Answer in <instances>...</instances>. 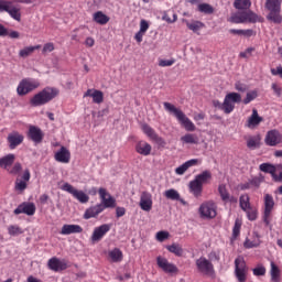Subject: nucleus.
Instances as JSON below:
<instances>
[{
    "mask_svg": "<svg viewBox=\"0 0 282 282\" xmlns=\"http://www.w3.org/2000/svg\"><path fill=\"white\" fill-rule=\"evenodd\" d=\"M208 257H209V261H219V253H217V251H212L209 254H208Z\"/></svg>",
    "mask_w": 282,
    "mask_h": 282,
    "instance_id": "obj_62",
    "label": "nucleus"
},
{
    "mask_svg": "<svg viewBox=\"0 0 282 282\" xmlns=\"http://www.w3.org/2000/svg\"><path fill=\"white\" fill-rule=\"evenodd\" d=\"M231 23H257L261 21V18L252 11H241L237 12L230 18Z\"/></svg>",
    "mask_w": 282,
    "mask_h": 282,
    "instance_id": "obj_6",
    "label": "nucleus"
},
{
    "mask_svg": "<svg viewBox=\"0 0 282 282\" xmlns=\"http://www.w3.org/2000/svg\"><path fill=\"white\" fill-rule=\"evenodd\" d=\"M166 250H169V252H172V254H175V257H182V254H184V249L177 243L167 246Z\"/></svg>",
    "mask_w": 282,
    "mask_h": 282,
    "instance_id": "obj_42",
    "label": "nucleus"
},
{
    "mask_svg": "<svg viewBox=\"0 0 282 282\" xmlns=\"http://www.w3.org/2000/svg\"><path fill=\"white\" fill-rule=\"evenodd\" d=\"M116 215L118 218L124 217V215H127V209H124V207H117Z\"/></svg>",
    "mask_w": 282,
    "mask_h": 282,
    "instance_id": "obj_61",
    "label": "nucleus"
},
{
    "mask_svg": "<svg viewBox=\"0 0 282 282\" xmlns=\"http://www.w3.org/2000/svg\"><path fill=\"white\" fill-rule=\"evenodd\" d=\"M185 23L188 30H191L194 33L199 32V30L204 28V22H200V21H193V22L186 21Z\"/></svg>",
    "mask_w": 282,
    "mask_h": 282,
    "instance_id": "obj_44",
    "label": "nucleus"
},
{
    "mask_svg": "<svg viewBox=\"0 0 282 282\" xmlns=\"http://www.w3.org/2000/svg\"><path fill=\"white\" fill-rule=\"evenodd\" d=\"M271 89H273V91H274L275 96H278V98H281L282 88L279 85L272 84Z\"/></svg>",
    "mask_w": 282,
    "mask_h": 282,
    "instance_id": "obj_59",
    "label": "nucleus"
},
{
    "mask_svg": "<svg viewBox=\"0 0 282 282\" xmlns=\"http://www.w3.org/2000/svg\"><path fill=\"white\" fill-rule=\"evenodd\" d=\"M164 196L166 199H172L174 202L180 200V193L173 188L165 191Z\"/></svg>",
    "mask_w": 282,
    "mask_h": 282,
    "instance_id": "obj_49",
    "label": "nucleus"
},
{
    "mask_svg": "<svg viewBox=\"0 0 282 282\" xmlns=\"http://www.w3.org/2000/svg\"><path fill=\"white\" fill-rule=\"evenodd\" d=\"M235 90L243 94L245 91H248V86L241 82H236Z\"/></svg>",
    "mask_w": 282,
    "mask_h": 282,
    "instance_id": "obj_54",
    "label": "nucleus"
},
{
    "mask_svg": "<svg viewBox=\"0 0 282 282\" xmlns=\"http://www.w3.org/2000/svg\"><path fill=\"white\" fill-rule=\"evenodd\" d=\"M148 30H149V22H147V20H141L139 32H143V34H147Z\"/></svg>",
    "mask_w": 282,
    "mask_h": 282,
    "instance_id": "obj_58",
    "label": "nucleus"
},
{
    "mask_svg": "<svg viewBox=\"0 0 282 282\" xmlns=\"http://www.w3.org/2000/svg\"><path fill=\"white\" fill-rule=\"evenodd\" d=\"M218 193L224 204H237V202H239L236 196L230 195V192H228L226 184H220L218 186Z\"/></svg>",
    "mask_w": 282,
    "mask_h": 282,
    "instance_id": "obj_19",
    "label": "nucleus"
},
{
    "mask_svg": "<svg viewBox=\"0 0 282 282\" xmlns=\"http://www.w3.org/2000/svg\"><path fill=\"white\" fill-rule=\"evenodd\" d=\"M252 272L253 276H265L268 270L265 269V265L257 264V267L252 269Z\"/></svg>",
    "mask_w": 282,
    "mask_h": 282,
    "instance_id": "obj_48",
    "label": "nucleus"
},
{
    "mask_svg": "<svg viewBox=\"0 0 282 282\" xmlns=\"http://www.w3.org/2000/svg\"><path fill=\"white\" fill-rule=\"evenodd\" d=\"M30 177H32V175L30 174V171L26 169L23 172L22 175V180L17 178L15 181V191H20V193H23V191H25V188H28V181L30 180Z\"/></svg>",
    "mask_w": 282,
    "mask_h": 282,
    "instance_id": "obj_28",
    "label": "nucleus"
},
{
    "mask_svg": "<svg viewBox=\"0 0 282 282\" xmlns=\"http://www.w3.org/2000/svg\"><path fill=\"white\" fill-rule=\"evenodd\" d=\"M0 12H8L11 19L21 22V9L14 6V1L0 0Z\"/></svg>",
    "mask_w": 282,
    "mask_h": 282,
    "instance_id": "obj_8",
    "label": "nucleus"
},
{
    "mask_svg": "<svg viewBox=\"0 0 282 282\" xmlns=\"http://www.w3.org/2000/svg\"><path fill=\"white\" fill-rule=\"evenodd\" d=\"M83 232L80 225H63L61 235H78Z\"/></svg>",
    "mask_w": 282,
    "mask_h": 282,
    "instance_id": "obj_32",
    "label": "nucleus"
},
{
    "mask_svg": "<svg viewBox=\"0 0 282 282\" xmlns=\"http://www.w3.org/2000/svg\"><path fill=\"white\" fill-rule=\"evenodd\" d=\"M28 137L32 142H35V144H41L43 142V138H45V134L43 133V130L36 126H30Z\"/></svg>",
    "mask_w": 282,
    "mask_h": 282,
    "instance_id": "obj_21",
    "label": "nucleus"
},
{
    "mask_svg": "<svg viewBox=\"0 0 282 282\" xmlns=\"http://www.w3.org/2000/svg\"><path fill=\"white\" fill-rule=\"evenodd\" d=\"M202 164V159H191L183 163L181 166L175 169L176 175H184L192 166H199Z\"/></svg>",
    "mask_w": 282,
    "mask_h": 282,
    "instance_id": "obj_24",
    "label": "nucleus"
},
{
    "mask_svg": "<svg viewBox=\"0 0 282 282\" xmlns=\"http://www.w3.org/2000/svg\"><path fill=\"white\" fill-rule=\"evenodd\" d=\"M264 8L269 11L268 21L275 23V25L282 23L281 0H265Z\"/></svg>",
    "mask_w": 282,
    "mask_h": 282,
    "instance_id": "obj_3",
    "label": "nucleus"
},
{
    "mask_svg": "<svg viewBox=\"0 0 282 282\" xmlns=\"http://www.w3.org/2000/svg\"><path fill=\"white\" fill-rule=\"evenodd\" d=\"M259 169L262 173H270L271 177L276 173V167L270 163H262Z\"/></svg>",
    "mask_w": 282,
    "mask_h": 282,
    "instance_id": "obj_46",
    "label": "nucleus"
},
{
    "mask_svg": "<svg viewBox=\"0 0 282 282\" xmlns=\"http://www.w3.org/2000/svg\"><path fill=\"white\" fill-rule=\"evenodd\" d=\"M54 159L61 164H69L72 160V152H69L67 148L61 147V149L55 153Z\"/></svg>",
    "mask_w": 282,
    "mask_h": 282,
    "instance_id": "obj_22",
    "label": "nucleus"
},
{
    "mask_svg": "<svg viewBox=\"0 0 282 282\" xmlns=\"http://www.w3.org/2000/svg\"><path fill=\"white\" fill-rule=\"evenodd\" d=\"M194 180H196L203 186L204 184H210V180H213V173L208 170H205L202 173L197 174Z\"/></svg>",
    "mask_w": 282,
    "mask_h": 282,
    "instance_id": "obj_35",
    "label": "nucleus"
},
{
    "mask_svg": "<svg viewBox=\"0 0 282 282\" xmlns=\"http://www.w3.org/2000/svg\"><path fill=\"white\" fill-rule=\"evenodd\" d=\"M8 142H9V148L11 150L17 149V147H19L20 144H23V140L24 137L23 134L19 133V132H11L8 138H7Z\"/></svg>",
    "mask_w": 282,
    "mask_h": 282,
    "instance_id": "obj_27",
    "label": "nucleus"
},
{
    "mask_svg": "<svg viewBox=\"0 0 282 282\" xmlns=\"http://www.w3.org/2000/svg\"><path fill=\"white\" fill-rule=\"evenodd\" d=\"M58 88L55 87H45L41 91L36 93L31 99V107H43L47 102H52L56 96H58Z\"/></svg>",
    "mask_w": 282,
    "mask_h": 282,
    "instance_id": "obj_2",
    "label": "nucleus"
},
{
    "mask_svg": "<svg viewBox=\"0 0 282 282\" xmlns=\"http://www.w3.org/2000/svg\"><path fill=\"white\" fill-rule=\"evenodd\" d=\"M181 142H183V144H199V138L197 134L186 133L181 137Z\"/></svg>",
    "mask_w": 282,
    "mask_h": 282,
    "instance_id": "obj_38",
    "label": "nucleus"
},
{
    "mask_svg": "<svg viewBox=\"0 0 282 282\" xmlns=\"http://www.w3.org/2000/svg\"><path fill=\"white\" fill-rule=\"evenodd\" d=\"M270 276L271 282H281V269L274 262H271Z\"/></svg>",
    "mask_w": 282,
    "mask_h": 282,
    "instance_id": "obj_37",
    "label": "nucleus"
},
{
    "mask_svg": "<svg viewBox=\"0 0 282 282\" xmlns=\"http://www.w3.org/2000/svg\"><path fill=\"white\" fill-rule=\"evenodd\" d=\"M241 102V95L239 93H229L225 96L223 102V111L226 115L235 111V105Z\"/></svg>",
    "mask_w": 282,
    "mask_h": 282,
    "instance_id": "obj_9",
    "label": "nucleus"
},
{
    "mask_svg": "<svg viewBox=\"0 0 282 282\" xmlns=\"http://www.w3.org/2000/svg\"><path fill=\"white\" fill-rule=\"evenodd\" d=\"M139 206L141 210L150 213V210L153 208V196L151 195V193L142 192Z\"/></svg>",
    "mask_w": 282,
    "mask_h": 282,
    "instance_id": "obj_20",
    "label": "nucleus"
},
{
    "mask_svg": "<svg viewBox=\"0 0 282 282\" xmlns=\"http://www.w3.org/2000/svg\"><path fill=\"white\" fill-rule=\"evenodd\" d=\"M235 275L238 282L248 281V264L241 256L235 259Z\"/></svg>",
    "mask_w": 282,
    "mask_h": 282,
    "instance_id": "obj_7",
    "label": "nucleus"
},
{
    "mask_svg": "<svg viewBox=\"0 0 282 282\" xmlns=\"http://www.w3.org/2000/svg\"><path fill=\"white\" fill-rule=\"evenodd\" d=\"M14 215H28L32 217L36 213V205L34 203L24 202L14 209Z\"/></svg>",
    "mask_w": 282,
    "mask_h": 282,
    "instance_id": "obj_17",
    "label": "nucleus"
},
{
    "mask_svg": "<svg viewBox=\"0 0 282 282\" xmlns=\"http://www.w3.org/2000/svg\"><path fill=\"white\" fill-rule=\"evenodd\" d=\"M202 219H215L217 217V205L213 200L204 202L198 209Z\"/></svg>",
    "mask_w": 282,
    "mask_h": 282,
    "instance_id": "obj_10",
    "label": "nucleus"
},
{
    "mask_svg": "<svg viewBox=\"0 0 282 282\" xmlns=\"http://www.w3.org/2000/svg\"><path fill=\"white\" fill-rule=\"evenodd\" d=\"M175 65V59H161L159 61V67H171Z\"/></svg>",
    "mask_w": 282,
    "mask_h": 282,
    "instance_id": "obj_53",
    "label": "nucleus"
},
{
    "mask_svg": "<svg viewBox=\"0 0 282 282\" xmlns=\"http://www.w3.org/2000/svg\"><path fill=\"white\" fill-rule=\"evenodd\" d=\"M264 142L268 147H276V144H281V133L276 130H270L265 135Z\"/></svg>",
    "mask_w": 282,
    "mask_h": 282,
    "instance_id": "obj_25",
    "label": "nucleus"
},
{
    "mask_svg": "<svg viewBox=\"0 0 282 282\" xmlns=\"http://www.w3.org/2000/svg\"><path fill=\"white\" fill-rule=\"evenodd\" d=\"M47 268L53 272H63L64 270H67L68 265H67V261L61 260L57 257H53L48 259Z\"/></svg>",
    "mask_w": 282,
    "mask_h": 282,
    "instance_id": "obj_18",
    "label": "nucleus"
},
{
    "mask_svg": "<svg viewBox=\"0 0 282 282\" xmlns=\"http://www.w3.org/2000/svg\"><path fill=\"white\" fill-rule=\"evenodd\" d=\"M247 148L250 149V151L261 149V134H256L247 138Z\"/></svg>",
    "mask_w": 282,
    "mask_h": 282,
    "instance_id": "obj_30",
    "label": "nucleus"
},
{
    "mask_svg": "<svg viewBox=\"0 0 282 282\" xmlns=\"http://www.w3.org/2000/svg\"><path fill=\"white\" fill-rule=\"evenodd\" d=\"M36 50H41V45L35 46H26L19 52L20 58H28V56H31V54H34Z\"/></svg>",
    "mask_w": 282,
    "mask_h": 282,
    "instance_id": "obj_39",
    "label": "nucleus"
},
{
    "mask_svg": "<svg viewBox=\"0 0 282 282\" xmlns=\"http://www.w3.org/2000/svg\"><path fill=\"white\" fill-rule=\"evenodd\" d=\"M134 149L137 153H139V155H144V156L151 155V151L153 150V148L147 141L137 142Z\"/></svg>",
    "mask_w": 282,
    "mask_h": 282,
    "instance_id": "obj_29",
    "label": "nucleus"
},
{
    "mask_svg": "<svg viewBox=\"0 0 282 282\" xmlns=\"http://www.w3.org/2000/svg\"><path fill=\"white\" fill-rule=\"evenodd\" d=\"M241 36H246L247 39H250V36H254V30L252 29L242 30Z\"/></svg>",
    "mask_w": 282,
    "mask_h": 282,
    "instance_id": "obj_60",
    "label": "nucleus"
},
{
    "mask_svg": "<svg viewBox=\"0 0 282 282\" xmlns=\"http://www.w3.org/2000/svg\"><path fill=\"white\" fill-rule=\"evenodd\" d=\"M258 96H259V93L257 90H251L247 93V96L243 99V105H250V102H252V100H256Z\"/></svg>",
    "mask_w": 282,
    "mask_h": 282,
    "instance_id": "obj_50",
    "label": "nucleus"
},
{
    "mask_svg": "<svg viewBox=\"0 0 282 282\" xmlns=\"http://www.w3.org/2000/svg\"><path fill=\"white\" fill-rule=\"evenodd\" d=\"M84 98H93V102H95V105H101V102H105V94L102 90L98 89H88L84 94Z\"/></svg>",
    "mask_w": 282,
    "mask_h": 282,
    "instance_id": "obj_23",
    "label": "nucleus"
},
{
    "mask_svg": "<svg viewBox=\"0 0 282 282\" xmlns=\"http://www.w3.org/2000/svg\"><path fill=\"white\" fill-rule=\"evenodd\" d=\"M141 129H142L143 133L148 138H150V140H153V142H156V144H160V147H164V144H166L164 139L162 137L158 135V132H155V130L153 128H151V126H149L148 123H143L141 126Z\"/></svg>",
    "mask_w": 282,
    "mask_h": 282,
    "instance_id": "obj_15",
    "label": "nucleus"
},
{
    "mask_svg": "<svg viewBox=\"0 0 282 282\" xmlns=\"http://www.w3.org/2000/svg\"><path fill=\"white\" fill-rule=\"evenodd\" d=\"M100 213H102V204H97L86 209L84 214V219H93L94 217H98Z\"/></svg>",
    "mask_w": 282,
    "mask_h": 282,
    "instance_id": "obj_33",
    "label": "nucleus"
},
{
    "mask_svg": "<svg viewBox=\"0 0 282 282\" xmlns=\"http://www.w3.org/2000/svg\"><path fill=\"white\" fill-rule=\"evenodd\" d=\"M252 6V2L250 0H235L234 7L236 10H248Z\"/></svg>",
    "mask_w": 282,
    "mask_h": 282,
    "instance_id": "obj_45",
    "label": "nucleus"
},
{
    "mask_svg": "<svg viewBox=\"0 0 282 282\" xmlns=\"http://www.w3.org/2000/svg\"><path fill=\"white\" fill-rule=\"evenodd\" d=\"M240 232H241V225L239 221H236L232 228V237L235 238L239 237Z\"/></svg>",
    "mask_w": 282,
    "mask_h": 282,
    "instance_id": "obj_55",
    "label": "nucleus"
},
{
    "mask_svg": "<svg viewBox=\"0 0 282 282\" xmlns=\"http://www.w3.org/2000/svg\"><path fill=\"white\" fill-rule=\"evenodd\" d=\"M17 160V155L10 153L2 158H0V169H4V171H8L12 164H14V161Z\"/></svg>",
    "mask_w": 282,
    "mask_h": 282,
    "instance_id": "obj_34",
    "label": "nucleus"
},
{
    "mask_svg": "<svg viewBox=\"0 0 282 282\" xmlns=\"http://www.w3.org/2000/svg\"><path fill=\"white\" fill-rule=\"evenodd\" d=\"M93 21L99 25H107V23L110 21V18L107 14H104L102 11H97L93 14Z\"/></svg>",
    "mask_w": 282,
    "mask_h": 282,
    "instance_id": "obj_36",
    "label": "nucleus"
},
{
    "mask_svg": "<svg viewBox=\"0 0 282 282\" xmlns=\"http://www.w3.org/2000/svg\"><path fill=\"white\" fill-rule=\"evenodd\" d=\"M47 52H54V43L48 42V43L44 44L42 53L47 54Z\"/></svg>",
    "mask_w": 282,
    "mask_h": 282,
    "instance_id": "obj_57",
    "label": "nucleus"
},
{
    "mask_svg": "<svg viewBox=\"0 0 282 282\" xmlns=\"http://www.w3.org/2000/svg\"><path fill=\"white\" fill-rule=\"evenodd\" d=\"M189 193L195 197H202V193L204 192V186L194 178L188 184Z\"/></svg>",
    "mask_w": 282,
    "mask_h": 282,
    "instance_id": "obj_31",
    "label": "nucleus"
},
{
    "mask_svg": "<svg viewBox=\"0 0 282 282\" xmlns=\"http://www.w3.org/2000/svg\"><path fill=\"white\" fill-rule=\"evenodd\" d=\"M261 122H263V118L260 117L259 111L253 108L251 116L247 120L246 127H248V129H256V127H259Z\"/></svg>",
    "mask_w": 282,
    "mask_h": 282,
    "instance_id": "obj_26",
    "label": "nucleus"
},
{
    "mask_svg": "<svg viewBox=\"0 0 282 282\" xmlns=\"http://www.w3.org/2000/svg\"><path fill=\"white\" fill-rule=\"evenodd\" d=\"M108 257L111 259L113 263H120L122 261V250L119 248H115L111 251H109Z\"/></svg>",
    "mask_w": 282,
    "mask_h": 282,
    "instance_id": "obj_40",
    "label": "nucleus"
},
{
    "mask_svg": "<svg viewBox=\"0 0 282 282\" xmlns=\"http://www.w3.org/2000/svg\"><path fill=\"white\" fill-rule=\"evenodd\" d=\"M23 170V165H21V163L17 162L13 164L12 169H8V173L10 175H19V173H21V171Z\"/></svg>",
    "mask_w": 282,
    "mask_h": 282,
    "instance_id": "obj_52",
    "label": "nucleus"
},
{
    "mask_svg": "<svg viewBox=\"0 0 282 282\" xmlns=\"http://www.w3.org/2000/svg\"><path fill=\"white\" fill-rule=\"evenodd\" d=\"M109 230H111V225L109 224H104L99 227H96L90 237L91 242L98 243V241H102V238L105 237V235H107V232H109Z\"/></svg>",
    "mask_w": 282,
    "mask_h": 282,
    "instance_id": "obj_16",
    "label": "nucleus"
},
{
    "mask_svg": "<svg viewBox=\"0 0 282 282\" xmlns=\"http://www.w3.org/2000/svg\"><path fill=\"white\" fill-rule=\"evenodd\" d=\"M8 234L11 237H17L19 235H23V229L21 227H19L18 225H10L8 227Z\"/></svg>",
    "mask_w": 282,
    "mask_h": 282,
    "instance_id": "obj_47",
    "label": "nucleus"
},
{
    "mask_svg": "<svg viewBox=\"0 0 282 282\" xmlns=\"http://www.w3.org/2000/svg\"><path fill=\"white\" fill-rule=\"evenodd\" d=\"M243 213H246L249 221H257V218L259 217V210L257 209V207L253 206L249 207Z\"/></svg>",
    "mask_w": 282,
    "mask_h": 282,
    "instance_id": "obj_43",
    "label": "nucleus"
},
{
    "mask_svg": "<svg viewBox=\"0 0 282 282\" xmlns=\"http://www.w3.org/2000/svg\"><path fill=\"white\" fill-rule=\"evenodd\" d=\"M198 11L203 12L204 14H213L215 12V9L208 3H200L198 4Z\"/></svg>",
    "mask_w": 282,
    "mask_h": 282,
    "instance_id": "obj_51",
    "label": "nucleus"
},
{
    "mask_svg": "<svg viewBox=\"0 0 282 282\" xmlns=\"http://www.w3.org/2000/svg\"><path fill=\"white\" fill-rule=\"evenodd\" d=\"M239 204L241 210L243 212L252 207V205L250 204V196L248 194H243L240 196Z\"/></svg>",
    "mask_w": 282,
    "mask_h": 282,
    "instance_id": "obj_41",
    "label": "nucleus"
},
{
    "mask_svg": "<svg viewBox=\"0 0 282 282\" xmlns=\"http://www.w3.org/2000/svg\"><path fill=\"white\" fill-rule=\"evenodd\" d=\"M95 44H96V41L94 40V37H87L85 41L86 47H94Z\"/></svg>",
    "mask_w": 282,
    "mask_h": 282,
    "instance_id": "obj_63",
    "label": "nucleus"
},
{
    "mask_svg": "<svg viewBox=\"0 0 282 282\" xmlns=\"http://www.w3.org/2000/svg\"><path fill=\"white\" fill-rule=\"evenodd\" d=\"M61 189L69 193V195H73V197L80 204H87V202H89V196L85 192L76 189L69 183H64Z\"/></svg>",
    "mask_w": 282,
    "mask_h": 282,
    "instance_id": "obj_12",
    "label": "nucleus"
},
{
    "mask_svg": "<svg viewBox=\"0 0 282 282\" xmlns=\"http://www.w3.org/2000/svg\"><path fill=\"white\" fill-rule=\"evenodd\" d=\"M156 265L165 274H177V272H180V269H177V265L170 262L169 259H166L162 256L156 257Z\"/></svg>",
    "mask_w": 282,
    "mask_h": 282,
    "instance_id": "obj_13",
    "label": "nucleus"
},
{
    "mask_svg": "<svg viewBox=\"0 0 282 282\" xmlns=\"http://www.w3.org/2000/svg\"><path fill=\"white\" fill-rule=\"evenodd\" d=\"M143 36H144L143 32H141V31L137 32L135 35H134V39H135L137 43H142Z\"/></svg>",
    "mask_w": 282,
    "mask_h": 282,
    "instance_id": "obj_64",
    "label": "nucleus"
},
{
    "mask_svg": "<svg viewBox=\"0 0 282 282\" xmlns=\"http://www.w3.org/2000/svg\"><path fill=\"white\" fill-rule=\"evenodd\" d=\"M273 210H274V197L271 194H265L262 220L267 227L270 226V223L272 221Z\"/></svg>",
    "mask_w": 282,
    "mask_h": 282,
    "instance_id": "obj_11",
    "label": "nucleus"
},
{
    "mask_svg": "<svg viewBox=\"0 0 282 282\" xmlns=\"http://www.w3.org/2000/svg\"><path fill=\"white\" fill-rule=\"evenodd\" d=\"M163 106H164L165 111H167V113H171L172 116H174V118H176V120L180 122L181 126H183L185 131L193 132L197 129V127H195V123H193L186 117V113H184V111H182V109L175 107V105H173L169 101L163 102Z\"/></svg>",
    "mask_w": 282,
    "mask_h": 282,
    "instance_id": "obj_1",
    "label": "nucleus"
},
{
    "mask_svg": "<svg viewBox=\"0 0 282 282\" xmlns=\"http://www.w3.org/2000/svg\"><path fill=\"white\" fill-rule=\"evenodd\" d=\"M41 87V82L34 78H23L18 87H17V94L18 96H28V94H32V91L39 89Z\"/></svg>",
    "mask_w": 282,
    "mask_h": 282,
    "instance_id": "obj_4",
    "label": "nucleus"
},
{
    "mask_svg": "<svg viewBox=\"0 0 282 282\" xmlns=\"http://www.w3.org/2000/svg\"><path fill=\"white\" fill-rule=\"evenodd\" d=\"M98 194L101 199L102 212L106 208H116V198H113L105 187H100Z\"/></svg>",
    "mask_w": 282,
    "mask_h": 282,
    "instance_id": "obj_14",
    "label": "nucleus"
},
{
    "mask_svg": "<svg viewBox=\"0 0 282 282\" xmlns=\"http://www.w3.org/2000/svg\"><path fill=\"white\" fill-rule=\"evenodd\" d=\"M195 265L198 274H202L203 276H209L212 279L215 276V264H213V261L206 257L196 259Z\"/></svg>",
    "mask_w": 282,
    "mask_h": 282,
    "instance_id": "obj_5",
    "label": "nucleus"
},
{
    "mask_svg": "<svg viewBox=\"0 0 282 282\" xmlns=\"http://www.w3.org/2000/svg\"><path fill=\"white\" fill-rule=\"evenodd\" d=\"M156 239L159 241H166V239H169V231H159L156 232Z\"/></svg>",
    "mask_w": 282,
    "mask_h": 282,
    "instance_id": "obj_56",
    "label": "nucleus"
}]
</instances>
